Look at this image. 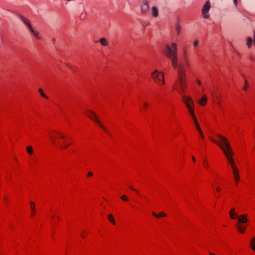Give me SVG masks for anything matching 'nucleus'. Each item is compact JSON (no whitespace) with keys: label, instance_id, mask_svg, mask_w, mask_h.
<instances>
[{"label":"nucleus","instance_id":"obj_1","mask_svg":"<svg viewBox=\"0 0 255 255\" xmlns=\"http://www.w3.org/2000/svg\"><path fill=\"white\" fill-rule=\"evenodd\" d=\"M218 137L221 139L222 143H218L214 140H212L222 148L227 158L230 162L232 168L233 169V166H235L234 161L233 158L232 157V156L234 155V152L231 145L229 141L222 135H218Z\"/></svg>","mask_w":255,"mask_h":255},{"label":"nucleus","instance_id":"obj_2","mask_svg":"<svg viewBox=\"0 0 255 255\" xmlns=\"http://www.w3.org/2000/svg\"><path fill=\"white\" fill-rule=\"evenodd\" d=\"M182 98H183V102L186 105L189 112L192 115V118H193V119L194 121V123L195 125V126H196L197 129H198V130L200 134L201 138H204V135H203L202 130L201 129L200 126L199 125V123L194 115V109L191 105L193 104V102L192 99L190 97L186 96H183Z\"/></svg>","mask_w":255,"mask_h":255},{"label":"nucleus","instance_id":"obj_3","mask_svg":"<svg viewBox=\"0 0 255 255\" xmlns=\"http://www.w3.org/2000/svg\"><path fill=\"white\" fill-rule=\"evenodd\" d=\"M151 76L154 81L157 84L163 85L165 83L163 74L155 70L152 73Z\"/></svg>","mask_w":255,"mask_h":255},{"label":"nucleus","instance_id":"obj_4","mask_svg":"<svg viewBox=\"0 0 255 255\" xmlns=\"http://www.w3.org/2000/svg\"><path fill=\"white\" fill-rule=\"evenodd\" d=\"M86 115L92 120L96 122L105 131L109 133L106 128L102 125L100 121L97 118L96 114L92 111L88 110L87 111Z\"/></svg>","mask_w":255,"mask_h":255},{"label":"nucleus","instance_id":"obj_5","mask_svg":"<svg viewBox=\"0 0 255 255\" xmlns=\"http://www.w3.org/2000/svg\"><path fill=\"white\" fill-rule=\"evenodd\" d=\"M164 54L165 55H168V54L170 55H177V44L175 43H172L171 44V47L167 45L165 48Z\"/></svg>","mask_w":255,"mask_h":255},{"label":"nucleus","instance_id":"obj_6","mask_svg":"<svg viewBox=\"0 0 255 255\" xmlns=\"http://www.w3.org/2000/svg\"><path fill=\"white\" fill-rule=\"evenodd\" d=\"M50 137L51 139L52 142L55 145H57L58 142L56 140V138H61L62 139H65V136L62 134L60 132L58 131H53V134L50 135Z\"/></svg>","mask_w":255,"mask_h":255},{"label":"nucleus","instance_id":"obj_7","mask_svg":"<svg viewBox=\"0 0 255 255\" xmlns=\"http://www.w3.org/2000/svg\"><path fill=\"white\" fill-rule=\"evenodd\" d=\"M186 74L183 65L179 66V71L178 72V79L177 83L186 82L185 80Z\"/></svg>","mask_w":255,"mask_h":255},{"label":"nucleus","instance_id":"obj_8","mask_svg":"<svg viewBox=\"0 0 255 255\" xmlns=\"http://www.w3.org/2000/svg\"><path fill=\"white\" fill-rule=\"evenodd\" d=\"M149 6L147 0H142L141 1V11L143 14H146L149 12Z\"/></svg>","mask_w":255,"mask_h":255},{"label":"nucleus","instance_id":"obj_9","mask_svg":"<svg viewBox=\"0 0 255 255\" xmlns=\"http://www.w3.org/2000/svg\"><path fill=\"white\" fill-rule=\"evenodd\" d=\"M211 8V4L209 0H208L206 2L205 4L203 5L202 8V12L204 15V17L205 18H208L209 15L207 14V13L209 12L210 9Z\"/></svg>","mask_w":255,"mask_h":255},{"label":"nucleus","instance_id":"obj_10","mask_svg":"<svg viewBox=\"0 0 255 255\" xmlns=\"http://www.w3.org/2000/svg\"><path fill=\"white\" fill-rule=\"evenodd\" d=\"M168 58H169L172 62V64L173 67L174 68H176L178 64H177V60H178V57L177 55H170L168 54V55H166Z\"/></svg>","mask_w":255,"mask_h":255},{"label":"nucleus","instance_id":"obj_11","mask_svg":"<svg viewBox=\"0 0 255 255\" xmlns=\"http://www.w3.org/2000/svg\"><path fill=\"white\" fill-rule=\"evenodd\" d=\"M177 84L180 88L179 89H177V92L181 94L185 93V89L187 87L186 82L177 83Z\"/></svg>","mask_w":255,"mask_h":255},{"label":"nucleus","instance_id":"obj_12","mask_svg":"<svg viewBox=\"0 0 255 255\" xmlns=\"http://www.w3.org/2000/svg\"><path fill=\"white\" fill-rule=\"evenodd\" d=\"M19 18L27 26L29 29L32 27L30 21L26 17L20 15Z\"/></svg>","mask_w":255,"mask_h":255},{"label":"nucleus","instance_id":"obj_13","mask_svg":"<svg viewBox=\"0 0 255 255\" xmlns=\"http://www.w3.org/2000/svg\"><path fill=\"white\" fill-rule=\"evenodd\" d=\"M233 174L236 182L237 183L240 180V177L238 169L235 166H233Z\"/></svg>","mask_w":255,"mask_h":255},{"label":"nucleus","instance_id":"obj_14","mask_svg":"<svg viewBox=\"0 0 255 255\" xmlns=\"http://www.w3.org/2000/svg\"><path fill=\"white\" fill-rule=\"evenodd\" d=\"M238 219L239 222L241 223H245L248 221V220L247 219V215L245 214L241 215Z\"/></svg>","mask_w":255,"mask_h":255},{"label":"nucleus","instance_id":"obj_15","mask_svg":"<svg viewBox=\"0 0 255 255\" xmlns=\"http://www.w3.org/2000/svg\"><path fill=\"white\" fill-rule=\"evenodd\" d=\"M152 15L153 17H156L158 15V10L156 6H152L151 9Z\"/></svg>","mask_w":255,"mask_h":255},{"label":"nucleus","instance_id":"obj_16","mask_svg":"<svg viewBox=\"0 0 255 255\" xmlns=\"http://www.w3.org/2000/svg\"><path fill=\"white\" fill-rule=\"evenodd\" d=\"M235 210L232 208L230 211V215L232 219H236L237 218V214L235 213Z\"/></svg>","mask_w":255,"mask_h":255},{"label":"nucleus","instance_id":"obj_17","mask_svg":"<svg viewBox=\"0 0 255 255\" xmlns=\"http://www.w3.org/2000/svg\"><path fill=\"white\" fill-rule=\"evenodd\" d=\"M29 30L31 31V32L32 33L33 36L37 39H40V37L39 35V34L37 32L35 31L33 28L32 27L31 29H29Z\"/></svg>","mask_w":255,"mask_h":255},{"label":"nucleus","instance_id":"obj_18","mask_svg":"<svg viewBox=\"0 0 255 255\" xmlns=\"http://www.w3.org/2000/svg\"><path fill=\"white\" fill-rule=\"evenodd\" d=\"M98 41L103 46H107L108 45L107 40L105 38L99 39Z\"/></svg>","mask_w":255,"mask_h":255},{"label":"nucleus","instance_id":"obj_19","mask_svg":"<svg viewBox=\"0 0 255 255\" xmlns=\"http://www.w3.org/2000/svg\"><path fill=\"white\" fill-rule=\"evenodd\" d=\"M181 29V26L179 23H177L175 26V31L177 35H179L180 34Z\"/></svg>","mask_w":255,"mask_h":255},{"label":"nucleus","instance_id":"obj_20","mask_svg":"<svg viewBox=\"0 0 255 255\" xmlns=\"http://www.w3.org/2000/svg\"><path fill=\"white\" fill-rule=\"evenodd\" d=\"M207 99L205 95L199 101V103L202 106H204L207 103Z\"/></svg>","mask_w":255,"mask_h":255},{"label":"nucleus","instance_id":"obj_21","mask_svg":"<svg viewBox=\"0 0 255 255\" xmlns=\"http://www.w3.org/2000/svg\"><path fill=\"white\" fill-rule=\"evenodd\" d=\"M152 215L156 217V218H159L160 217H166V214L165 213H164V212H160L159 213V215H157L156 213L155 212H152Z\"/></svg>","mask_w":255,"mask_h":255},{"label":"nucleus","instance_id":"obj_22","mask_svg":"<svg viewBox=\"0 0 255 255\" xmlns=\"http://www.w3.org/2000/svg\"><path fill=\"white\" fill-rule=\"evenodd\" d=\"M30 207H31V210L32 211V214H31V216H32L33 215H34L35 214V213H34V211H35V204H34V203L33 202H30Z\"/></svg>","mask_w":255,"mask_h":255},{"label":"nucleus","instance_id":"obj_23","mask_svg":"<svg viewBox=\"0 0 255 255\" xmlns=\"http://www.w3.org/2000/svg\"><path fill=\"white\" fill-rule=\"evenodd\" d=\"M108 219L110 222H111L113 225L116 224V222L115 221L114 218L112 214H109L108 215Z\"/></svg>","mask_w":255,"mask_h":255},{"label":"nucleus","instance_id":"obj_24","mask_svg":"<svg viewBox=\"0 0 255 255\" xmlns=\"http://www.w3.org/2000/svg\"><path fill=\"white\" fill-rule=\"evenodd\" d=\"M253 39L252 37H249L247 41V45L249 48H250L252 45Z\"/></svg>","mask_w":255,"mask_h":255},{"label":"nucleus","instance_id":"obj_25","mask_svg":"<svg viewBox=\"0 0 255 255\" xmlns=\"http://www.w3.org/2000/svg\"><path fill=\"white\" fill-rule=\"evenodd\" d=\"M251 248L255 251V237L251 241Z\"/></svg>","mask_w":255,"mask_h":255},{"label":"nucleus","instance_id":"obj_26","mask_svg":"<svg viewBox=\"0 0 255 255\" xmlns=\"http://www.w3.org/2000/svg\"><path fill=\"white\" fill-rule=\"evenodd\" d=\"M38 92L39 94H40L41 96L44 98L47 99V96L43 93V90L42 89H39Z\"/></svg>","mask_w":255,"mask_h":255},{"label":"nucleus","instance_id":"obj_27","mask_svg":"<svg viewBox=\"0 0 255 255\" xmlns=\"http://www.w3.org/2000/svg\"><path fill=\"white\" fill-rule=\"evenodd\" d=\"M183 55H184V60H185V62H186L187 66H189V64L187 62V52L186 50H184L183 51Z\"/></svg>","mask_w":255,"mask_h":255},{"label":"nucleus","instance_id":"obj_28","mask_svg":"<svg viewBox=\"0 0 255 255\" xmlns=\"http://www.w3.org/2000/svg\"><path fill=\"white\" fill-rule=\"evenodd\" d=\"M27 152L29 154H31L33 153V150L31 146H27L26 148Z\"/></svg>","mask_w":255,"mask_h":255},{"label":"nucleus","instance_id":"obj_29","mask_svg":"<svg viewBox=\"0 0 255 255\" xmlns=\"http://www.w3.org/2000/svg\"><path fill=\"white\" fill-rule=\"evenodd\" d=\"M69 145H70L69 144H67V143L65 144L60 143V144H59V147L61 148H66L67 147H68L69 146Z\"/></svg>","mask_w":255,"mask_h":255},{"label":"nucleus","instance_id":"obj_30","mask_svg":"<svg viewBox=\"0 0 255 255\" xmlns=\"http://www.w3.org/2000/svg\"><path fill=\"white\" fill-rule=\"evenodd\" d=\"M86 17V14L85 13H82L80 15V18L81 20H84Z\"/></svg>","mask_w":255,"mask_h":255},{"label":"nucleus","instance_id":"obj_31","mask_svg":"<svg viewBox=\"0 0 255 255\" xmlns=\"http://www.w3.org/2000/svg\"><path fill=\"white\" fill-rule=\"evenodd\" d=\"M238 230L242 233H244L245 232V228H243L242 226H238Z\"/></svg>","mask_w":255,"mask_h":255},{"label":"nucleus","instance_id":"obj_32","mask_svg":"<svg viewBox=\"0 0 255 255\" xmlns=\"http://www.w3.org/2000/svg\"><path fill=\"white\" fill-rule=\"evenodd\" d=\"M121 199L124 201H128V198L125 195H123L121 196Z\"/></svg>","mask_w":255,"mask_h":255},{"label":"nucleus","instance_id":"obj_33","mask_svg":"<svg viewBox=\"0 0 255 255\" xmlns=\"http://www.w3.org/2000/svg\"><path fill=\"white\" fill-rule=\"evenodd\" d=\"M248 86V81H247V80H245V86L243 88V89L244 90H245V91H246L247 88Z\"/></svg>","mask_w":255,"mask_h":255},{"label":"nucleus","instance_id":"obj_34","mask_svg":"<svg viewBox=\"0 0 255 255\" xmlns=\"http://www.w3.org/2000/svg\"><path fill=\"white\" fill-rule=\"evenodd\" d=\"M199 42L198 40H195L194 42H193V46L194 47H198V45H199Z\"/></svg>","mask_w":255,"mask_h":255},{"label":"nucleus","instance_id":"obj_35","mask_svg":"<svg viewBox=\"0 0 255 255\" xmlns=\"http://www.w3.org/2000/svg\"><path fill=\"white\" fill-rule=\"evenodd\" d=\"M148 103L147 102H144L143 104V107L144 109H146L148 107Z\"/></svg>","mask_w":255,"mask_h":255},{"label":"nucleus","instance_id":"obj_36","mask_svg":"<svg viewBox=\"0 0 255 255\" xmlns=\"http://www.w3.org/2000/svg\"><path fill=\"white\" fill-rule=\"evenodd\" d=\"M93 175V174L92 172L90 171L87 174V176L90 177H91Z\"/></svg>","mask_w":255,"mask_h":255},{"label":"nucleus","instance_id":"obj_37","mask_svg":"<svg viewBox=\"0 0 255 255\" xmlns=\"http://www.w3.org/2000/svg\"><path fill=\"white\" fill-rule=\"evenodd\" d=\"M253 38H254V43L255 45V31L254 32V35H253Z\"/></svg>","mask_w":255,"mask_h":255},{"label":"nucleus","instance_id":"obj_38","mask_svg":"<svg viewBox=\"0 0 255 255\" xmlns=\"http://www.w3.org/2000/svg\"><path fill=\"white\" fill-rule=\"evenodd\" d=\"M234 3L235 5H237L238 4V1L237 0H234Z\"/></svg>","mask_w":255,"mask_h":255},{"label":"nucleus","instance_id":"obj_39","mask_svg":"<svg viewBox=\"0 0 255 255\" xmlns=\"http://www.w3.org/2000/svg\"><path fill=\"white\" fill-rule=\"evenodd\" d=\"M216 191L218 192H219L221 191V188L219 187H217Z\"/></svg>","mask_w":255,"mask_h":255},{"label":"nucleus","instance_id":"obj_40","mask_svg":"<svg viewBox=\"0 0 255 255\" xmlns=\"http://www.w3.org/2000/svg\"><path fill=\"white\" fill-rule=\"evenodd\" d=\"M129 188H130L131 189L133 190V191H135L136 192H137V191L135 189L133 188L131 186H129Z\"/></svg>","mask_w":255,"mask_h":255},{"label":"nucleus","instance_id":"obj_41","mask_svg":"<svg viewBox=\"0 0 255 255\" xmlns=\"http://www.w3.org/2000/svg\"><path fill=\"white\" fill-rule=\"evenodd\" d=\"M192 159L193 162H195L196 159H195V158L193 156H192Z\"/></svg>","mask_w":255,"mask_h":255},{"label":"nucleus","instance_id":"obj_42","mask_svg":"<svg viewBox=\"0 0 255 255\" xmlns=\"http://www.w3.org/2000/svg\"><path fill=\"white\" fill-rule=\"evenodd\" d=\"M197 83L198 84H199V85H200V84H201V82H200L199 80H197Z\"/></svg>","mask_w":255,"mask_h":255},{"label":"nucleus","instance_id":"obj_43","mask_svg":"<svg viewBox=\"0 0 255 255\" xmlns=\"http://www.w3.org/2000/svg\"><path fill=\"white\" fill-rule=\"evenodd\" d=\"M52 42L54 44L55 43V39L54 38H52Z\"/></svg>","mask_w":255,"mask_h":255},{"label":"nucleus","instance_id":"obj_44","mask_svg":"<svg viewBox=\"0 0 255 255\" xmlns=\"http://www.w3.org/2000/svg\"><path fill=\"white\" fill-rule=\"evenodd\" d=\"M81 236L82 238H84V235H81Z\"/></svg>","mask_w":255,"mask_h":255},{"label":"nucleus","instance_id":"obj_45","mask_svg":"<svg viewBox=\"0 0 255 255\" xmlns=\"http://www.w3.org/2000/svg\"><path fill=\"white\" fill-rule=\"evenodd\" d=\"M251 59L253 61L254 60V58L253 57H251Z\"/></svg>","mask_w":255,"mask_h":255},{"label":"nucleus","instance_id":"obj_46","mask_svg":"<svg viewBox=\"0 0 255 255\" xmlns=\"http://www.w3.org/2000/svg\"><path fill=\"white\" fill-rule=\"evenodd\" d=\"M207 165H206V166H205V167L207 168Z\"/></svg>","mask_w":255,"mask_h":255},{"label":"nucleus","instance_id":"obj_47","mask_svg":"<svg viewBox=\"0 0 255 255\" xmlns=\"http://www.w3.org/2000/svg\"><path fill=\"white\" fill-rule=\"evenodd\" d=\"M207 165H206V166H205V167L207 168Z\"/></svg>","mask_w":255,"mask_h":255},{"label":"nucleus","instance_id":"obj_48","mask_svg":"<svg viewBox=\"0 0 255 255\" xmlns=\"http://www.w3.org/2000/svg\"><path fill=\"white\" fill-rule=\"evenodd\" d=\"M137 193H138V195H140V194H139V193H138V192H137Z\"/></svg>","mask_w":255,"mask_h":255},{"label":"nucleus","instance_id":"obj_49","mask_svg":"<svg viewBox=\"0 0 255 255\" xmlns=\"http://www.w3.org/2000/svg\"><path fill=\"white\" fill-rule=\"evenodd\" d=\"M137 193H138V195H140V194H139V193H138V192H137Z\"/></svg>","mask_w":255,"mask_h":255}]
</instances>
